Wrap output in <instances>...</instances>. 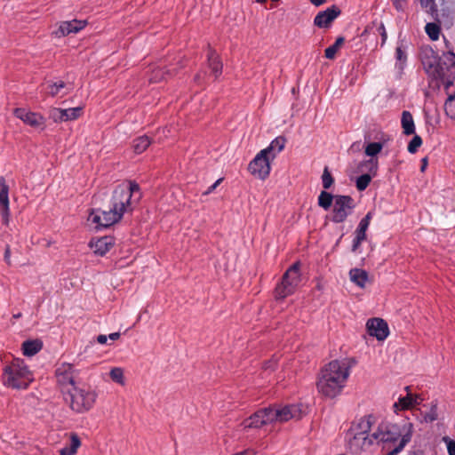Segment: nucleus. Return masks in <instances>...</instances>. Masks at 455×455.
Wrapping results in <instances>:
<instances>
[{
  "mask_svg": "<svg viewBox=\"0 0 455 455\" xmlns=\"http://www.w3.org/2000/svg\"><path fill=\"white\" fill-rule=\"evenodd\" d=\"M355 364L353 358L333 360L321 371L316 383L318 391L326 397L333 398L340 394L350 374V369Z\"/></svg>",
  "mask_w": 455,
  "mask_h": 455,
  "instance_id": "nucleus-1",
  "label": "nucleus"
},
{
  "mask_svg": "<svg viewBox=\"0 0 455 455\" xmlns=\"http://www.w3.org/2000/svg\"><path fill=\"white\" fill-rule=\"evenodd\" d=\"M411 427L412 425L409 424V427L405 431L397 424L382 422L371 434V437L386 451L383 455H397L411 441Z\"/></svg>",
  "mask_w": 455,
  "mask_h": 455,
  "instance_id": "nucleus-2",
  "label": "nucleus"
},
{
  "mask_svg": "<svg viewBox=\"0 0 455 455\" xmlns=\"http://www.w3.org/2000/svg\"><path fill=\"white\" fill-rule=\"evenodd\" d=\"M63 396L74 412L84 413L94 406L98 394L92 387L79 383Z\"/></svg>",
  "mask_w": 455,
  "mask_h": 455,
  "instance_id": "nucleus-3",
  "label": "nucleus"
},
{
  "mask_svg": "<svg viewBox=\"0 0 455 455\" xmlns=\"http://www.w3.org/2000/svg\"><path fill=\"white\" fill-rule=\"evenodd\" d=\"M32 380V374L23 360L14 359L6 365L3 372L4 386L16 389H25Z\"/></svg>",
  "mask_w": 455,
  "mask_h": 455,
  "instance_id": "nucleus-4",
  "label": "nucleus"
},
{
  "mask_svg": "<svg viewBox=\"0 0 455 455\" xmlns=\"http://www.w3.org/2000/svg\"><path fill=\"white\" fill-rule=\"evenodd\" d=\"M116 196L112 194L111 207L108 211L93 209L89 214L88 220L96 224V228H108L123 218L125 212L130 211L119 199L116 200Z\"/></svg>",
  "mask_w": 455,
  "mask_h": 455,
  "instance_id": "nucleus-5",
  "label": "nucleus"
},
{
  "mask_svg": "<svg viewBox=\"0 0 455 455\" xmlns=\"http://www.w3.org/2000/svg\"><path fill=\"white\" fill-rule=\"evenodd\" d=\"M301 281L300 263L296 261L283 274L281 282L275 289L276 299H283L294 293Z\"/></svg>",
  "mask_w": 455,
  "mask_h": 455,
  "instance_id": "nucleus-6",
  "label": "nucleus"
},
{
  "mask_svg": "<svg viewBox=\"0 0 455 455\" xmlns=\"http://www.w3.org/2000/svg\"><path fill=\"white\" fill-rule=\"evenodd\" d=\"M437 70L435 78L441 80L445 90L455 85V53L451 51L443 53L439 58Z\"/></svg>",
  "mask_w": 455,
  "mask_h": 455,
  "instance_id": "nucleus-7",
  "label": "nucleus"
},
{
  "mask_svg": "<svg viewBox=\"0 0 455 455\" xmlns=\"http://www.w3.org/2000/svg\"><path fill=\"white\" fill-rule=\"evenodd\" d=\"M355 207V199L350 196L336 195L332 209L331 221L339 224L344 222L352 214Z\"/></svg>",
  "mask_w": 455,
  "mask_h": 455,
  "instance_id": "nucleus-8",
  "label": "nucleus"
},
{
  "mask_svg": "<svg viewBox=\"0 0 455 455\" xmlns=\"http://www.w3.org/2000/svg\"><path fill=\"white\" fill-rule=\"evenodd\" d=\"M76 374L77 371L74 368V365L68 363H62L56 368L55 377L63 395H66L71 387L78 384L75 381Z\"/></svg>",
  "mask_w": 455,
  "mask_h": 455,
  "instance_id": "nucleus-9",
  "label": "nucleus"
},
{
  "mask_svg": "<svg viewBox=\"0 0 455 455\" xmlns=\"http://www.w3.org/2000/svg\"><path fill=\"white\" fill-rule=\"evenodd\" d=\"M113 194L116 196V200L119 199L123 201L124 204L132 211V197H135L134 200L139 201L141 197L140 188L139 184L136 181L130 180L127 184H120L116 187L113 191Z\"/></svg>",
  "mask_w": 455,
  "mask_h": 455,
  "instance_id": "nucleus-10",
  "label": "nucleus"
},
{
  "mask_svg": "<svg viewBox=\"0 0 455 455\" xmlns=\"http://www.w3.org/2000/svg\"><path fill=\"white\" fill-rule=\"evenodd\" d=\"M269 157L266 150H260L249 164L248 170L251 174L260 180L268 177L271 170Z\"/></svg>",
  "mask_w": 455,
  "mask_h": 455,
  "instance_id": "nucleus-11",
  "label": "nucleus"
},
{
  "mask_svg": "<svg viewBox=\"0 0 455 455\" xmlns=\"http://www.w3.org/2000/svg\"><path fill=\"white\" fill-rule=\"evenodd\" d=\"M359 168H365L367 173H363L356 179L355 186L358 191H363L369 186L372 177H375L379 169V163L377 158H370L368 160L362 161Z\"/></svg>",
  "mask_w": 455,
  "mask_h": 455,
  "instance_id": "nucleus-12",
  "label": "nucleus"
},
{
  "mask_svg": "<svg viewBox=\"0 0 455 455\" xmlns=\"http://www.w3.org/2000/svg\"><path fill=\"white\" fill-rule=\"evenodd\" d=\"M436 13V18H434L435 21L451 27L455 18V0H439Z\"/></svg>",
  "mask_w": 455,
  "mask_h": 455,
  "instance_id": "nucleus-13",
  "label": "nucleus"
},
{
  "mask_svg": "<svg viewBox=\"0 0 455 455\" xmlns=\"http://www.w3.org/2000/svg\"><path fill=\"white\" fill-rule=\"evenodd\" d=\"M419 56L425 71L435 78L440 56L429 46L421 48Z\"/></svg>",
  "mask_w": 455,
  "mask_h": 455,
  "instance_id": "nucleus-14",
  "label": "nucleus"
},
{
  "mask_svg": "<svg viewBox=\"0 0 455 455\" xmlns=\"http://www.w3.org/2000/svg\"><path fill=\"white\" fill-rule=\"evenodd\" d=\"M341 13L339 6L333 4L324 11L319 12L314 19V25L320 28H328Z\"/></svg>",
  "mask_w": 455,
  "mask_h": 455,
  "instance_id": "nucleus-15",
  "label": "nucleus"
},
{
  "mask_svg": "<svg viewBox=\"0 0 455 455\" xmlns=\"http://www.w3.org/2000/svg\"><path fill=\"white\" fill-rule=\"evenodd\" d=\"M367 331L370 336L375 337L378 340H384L389 334L388 325L381 318H371L367 321Z\"/></svg>",
  "mask_w": 455,
  "mask_h": 455,
  "instance_id": "nucleus-16",
  "label": "nucleus"
},
{
  "mask_svg": "<svg viewBox=\"0 0 455 455\" xmlns=\"http://www.w3.org/2000/svg\"><path fill=\"white\" fill-rule=\"evenodd\" d=\"M374 439L371 435H363V433H355L354 436L348 442V449L352 453L359 454L366 451L373 444Z\"/></svg>",
  "mask_w": 455,
  "mask_h": 455,
  "instance_id": "nucleus-17",
  "label": "nucleus"
},
{
  "mask_svg": "<svg viewBox=\"0 0 455 455\" xmlns=\"http://www.w3.org/2000/svg\"><path fill=\"white\" fill-rule=\"evenodd\" d=\"M15 116L25 124L37 128L44 125V118L40 114L27 111L24 108H16Z\"/></svg>",
  "mask_w": 455,
  "mask_h": 455,
  "instance_id": "nucleus-18",
  "label": "nucleus"
},
{
  "mask_svg": "<svg viewBox=\"0 0 455 455\" xmlns=\"http://www.w3.org/2000/svg\"><path fill=\"white\" fill-rule=\"evenodd\" d=\"M115 244V239L112 236H103L95 242L91 241L89 246L93 249V252L99 256L106 255Z\"/></svg>",
  "mask_w": 455,
  "mask_h": 455,
  "instance_id": "nucleus-19",
  "label": "nucleus"
},
{
  "mask_svg": "<svg viewBox=\"0 0 455 455\" xmlns=\"http://www.w3.org/2000/svg\"><path fill=\"white\" fill-rule=\"evenodd\" d=\"M207 64L215 78L222 74L223 64L220 57L210 45H208L207 51Z\"/></svg>",
  "mask_w": 455,
  "mask_h": 455,
  "instance_id": "nucleus-20",
  "label": "nucleus"
},
{
  "mask_svg": "<svg viewBox=\"0 0 455 455\" xmlns=\"http://www.w3.org/2000/svg\"><path fill=\"white\" fill-rule=\"evenodd\" d=\"M278 421L284 422L291 419H299L301 416V410L297 404H289L282 408H277Z\"/></svg>",
  "mask_w": 455,
  "mask_h": 455,
  "instance_id": "nucleus-21",
  "label": "nucleus"
},
{
  "mask_svg": "<svg viewBox=\"0 0 455 455\" xmlns=\"http://www.w3.org/2000/svg\"><path fill=\"white\" fill-rule=\"evenodd\" d=\"M9 188L4 184V179H0V205L2 206V216L4 220V223L7 224L9 221V196H8Z\"/></svg>",
  "mask_w": 455,
  "mask_h": 455,
  "instance_id": "nucleus-22",
  "label": "nucleus"
},
{
  "mask_svg": "<svg viewBox=\"0 0 455 455\" xmlns=\"http://www.w3.org/2000/svg\"><path fill=\"white\" fill-rule=\"evenodd\" d=\"M86 20H73L69 21H63L60 25L59 32L61 36H68L70 33H76L86 26Z\"/></svg>",
  "mask_w": 455,
  "mask_h": 455,
  "instance_id": "nucleus-23",
  "label": "nucleus"
},
{
  "mask_svg": "<svg viewBox=\"0 0 455 455\" xmlns=\"http://www.w3.org/2000/svg\"><path fill=\"white\" fill-rule=\"evenodd\" d=\"M375 423V417L372 414H369L362 417L354 425L355 433H363V435H368L371 431L372 425Z\"/></svg>",
  "mask_w": 455,
  "mask_h": 455,
  "instance_id": "nucleus-24",
  "label": "nucleus"
},
{
  "mask_svg": "<svg viewBox=\"0 0 455 455\" xmlns=\"http://www.w3.org/2000/svg\"><path fill=\"white\" fill-rule=\"evenodd\" d=\"M389 140L390 137L388 135H381L379 141L371 142L365 147V155L370 156L371 158H374L379 153H380L384 145Z\"/></svg>",
  "mask_w": 455,
  "mask_h": 455,
  "instance_id": "nucleus-25",
  "label": "nucleus"
},
{
  "mask_svg": "<svg viewBox=\"0 0 455 455\" xmlns=\"http://www.w3.org/2000/svg\"><path fill=\"white\" fill-rule=\"evenodd\" d=\"M81 446V440L77 434L71 433L69 437V443L65 444L60 450V455H75L77 452L78 448Z\"/></svg>",
  "mask_w": 455,
  "mask_h": 455,
  "instance_id": "nucleus-26",
  "label": "nucleus"
},
{
  "mask_svg": "<svg viewBox=\"0 0 455 455\" xmlns=\"http://www.w3.org/2000/svg\"><path fill=\"white\" fill-rule=\"evenodd\" d=\"M43 348V342L40 339H28L22 343L24 355L33 356Z\"/></svg>",
  "mask_w": 455,
  "mask_h": 455,
  "instance_id": "nucleus-27",
  "label": "nucleus"
},
{
  "mask_svg": "<svg viewBox=\"0 0 455 455\" xmlns=\"http://www.w3.org/2000/svg\"><path fill=\"white\" fill-rule=\"evenodd\" d=\"M401 124L404 135H412L415 133V124L412 115L410 111L404 110L402 113Z\"/></svg>",
  "mask_w": 455,
  "mask_h": 455,
  "instance_id": "nucleus-28",
  "label": "nucleus"
},
{
  "mask_svg": "<svg viewBox=\"0 0 455 455\" xmlns=\"http://www.w3.org/2000/svg\"><path fill=\"white\" fill-rule=\"evenodd\" d=\"M285 143L286 139L283 136H278L263 150H266V154L274 158L276 154L280 153L284 148Z\"/></svg>",
  "mask_w": 455,
  "mask_h": 455,
  "instance_id": "nucleus-29",
  "label": "nucleus"
},
{
  "mask_svg": "<svg viewBox=\"0 0 455 455\" xmlns=\"http://www.w3.org/2000/svg\"><path fill=\"white\" fill-rule=\"evenodd\" d=\"M350 280L360 288H363L368 281V273L361 268H352L349 271Z\"/></svg>",
  "mask_w": 455,
  "mask_h": 455,
  "instance_id": "nucleus-30",
  "label": "nucleus"
},
{
  "mask_svg": "<svg viewBox=\"0 0 455 455\" xmlns=\"http://www.w3.org/2000/svg\"><path fill=\"white\" fill-rule=\"evenodd\" d=\"M151 144V140L147 135L140 136L132 140V148L136 154L143 153Z\"/></svg>",
  "mask_w": 455,
  "mask_h": 455,
  "instance_id": "nucleus-31",
  "label": "nucleus"
},
{
  "mask_svg": "<svg viewBox=\"0 0 455 455\" xmlns=\"http://www.w3.org/2000/svg\"><path fill=\"white\" fill-rule=\"evenodd\" d=\"M262 419H264L262 418V412L260 411V410H259L255 413H253L251 417L244 419L243 424L245 428H247V427L259 428V427L266 425L265 422H261Z\"/></svg>",
  "mask_w": 455,
  "mask_h": 455,
  "instance_id": "nucleus-32",
  "label": "nucleus"
},
{
  "mask_svg": "<svg viewBox=\"0 0 455 455\" xmlns=\"http://www.w3.org/2000/svg\"><path fill=\"white\" fill-rule=\"evenodd\" d=\"M415 404H418L417 397H413L411 394L408 393L407 395L400 397L398 402L394 404V407L399 410H408Z\"/></svg>",
  "mask_w": 455,
  "mask_h": 455,
  "instance_id": "nucleus-33",
  "label": "nucleus"
},
{
  "mask_svg": "<svg viewBox=\"0 0 455 455\" xmlns=\"http://www.w3.org/2000/svg\"><path fill=\"white\" fill-rule=\"evenodd\" d=\"M335 198L336 195H332L326 190H323L318 196L317 204L320 207L327 211L331 208L332 202L335 203Z\"/></svg>",
  "mask_w": 455,
  "mask_h": 455,
  "instance_id": "nucleus-34",
  "label": "nucleus"
},
{
  "mask_svg": "<svg viewBox=\"0 0 455 455\" xmlns=\"http://www.w3.org/2000/svg\"><path fill=\"white\" fill-rule=\"evenodd\" d=\"M372 218V212H369L359 222L355 229V235L366 239V231L369 228L370 221Z\"/></svg>",
  "mask_w": 455,
  "mask_h": 455,
  "instance_id": "nucleus-35",
  "label": "nucleus"
},
{
  "mask_svg": "<svg viewBox=\"0 0 455 455\" xmlns=\"http://www.w3.org/2000/svg\"><path fill=\"white\" fill-rule=\"evenodd\" d=\"M176 72H177L176 69L164 70L162 68H157V69L153 70V72L149 77V81L151 83H158V82L165 79V76H172V75L176 74Z\"/></svg>",
  "mask_w": 455,
  "mask_h": 455,
  "instance_id": "nucleus-36",
  "label": "nucleus"
},
{
  "mask_svg": "<svg viewBox=\"0 0 455 455\" xmlns=\"http://www.w3.org/2000/svg\"><path fill=\"white\" fill-rule=\"evenodd\" d=\"M260 411L262 412V418L264 419L261 422H265L266 425L278 421V416L275 415V413H277L276 407H267L261 409Z\"/></svg>",
  "mask_w": 455,
  "mask_h": 455,
  "instance_id": "nucleus-37",
  "label": "nucleus"
},
{
  "mask_svg": "<svg viewBox=\"0 0 455 455\" xmlns=\"http://www.w3.org/2000/svg\"><path fill=\"white\" fill-rule=\"evenodd\" d=\"M344 42H345V38L343 36H339L332 45H331L325 49V51H324L325 58H327L329 60L334 59L338 50L341 47V45L344 44Z\"/></svg>",
  "mask_w": 455,
  "mask_h": 455,
  "instance_id": "nucleus-38",
  "label": "nucleus"
},
{
  "mask_svg": "<svg viewBox=\"0 0 455 455\" xmlns=\"http://www.w3.org/2000/svg\"><path fill=\"white\" fill-rule=\"evenodd\" d=\"M425 30L429 38L435 41L439 38L441 28L439 22H428L425 27Z\"/></svg>",
  "mask_w": 455,
  "mask_h": 455,
  "instance_id": "nucleus-39",
  "label": "nucleus"
},
{
  "mask_svg": "<svg viewBox=\"0 0 455 455\" xmlns=\"http://www.w3.org/2000/svg\"><path fill=\"white\" fill-rule=\"evenodd\" d=\"M83 114V108L82 107H76V108H70L63 109V118L64 122L68 121H73L76 120L78 117L81 116Z\"/></svg>",
  "mask_w": 455,
  "mask_h": 455,
  "instance_id": "nucleus-40",
  "label": "nucleus"
},
{
  "mask_svg": "<svg viewBox=\"0 0 455 455\" xmlns=\"http://www.w3.org/2000/svg\"><path fill=\"white\" fill-rule=\"evenodd\" d=\"M66 87V84L63 81H58L55 83H48L46 86V92L52 97L58 95L61 89Z\"/></svg>",
  "mask_w": 455,
  "mask_h": 455,
  "instance_id": "nucleus-41",
  "label": "nucleus"
},
{
  "mask_svg": "<svg viewBox=\"0 0 455 455\" xmlns=\"http://www.w3.org/2000/svg\"><path fill=\"white\" fill-rule=\"evenodd\" d=\"M422 8L426 9V12L431 15V17L436 18L437 4L435 0H419Z\"/></svg>",
  "mask_w": 455,
  "mask_h": 455,
  "instance_id": "nucleus-42",
  "label": "nucleus"
},
{
  "mask_svg": "<svg viewBox=\"0 0 455 455\" xmlns=\"http://www.w3.org/2000/svg\"><path fill=\"white\" fill-rule=\"evenodd\" d=\"M334 183V178L329 171L327 166L324 167L322 174V184L323 188L326 190L329 189Z\"/></svg>",
  "mask_w": 455,
  "mask_h": 455,
  "instance_id": "nucleus-43",
  "label": "nucleus"
},
{
  "mask_svg": "<svg viewBox=\"0 0 455 455\" xmlns=\"http://www.w3.org/2000/svg\"><path fill=\"white\" fill-rule=\"evenodd\" d=\"M109 376L111 379L118 384L124 385V371L123 369L119 367H115L111 369L109 372Z\"/></svg>",
  "mask_w": 455,
  "mask_h": 455,
  "instance_id": "nucleus-44",
  "label": "nucleus"
},
{
  "mask_svg": "<svg viewBox=\"0 0 455 455\" xmlns=\"http://www.w3.org/2000/svg\"><path fill=\"white\" fill-rule=\"evenodd\" d=\"M422 145V139L420 136L414 133L413 138L408 144V151L411 154H414L418 151V148Z\"/></svg>",
  "mask_w": 455,
  "mask_h": 455,
  "instance_id": "nucleus-45",
  "label": "nucleus"
},
{
  "mask_svg": "<svg viewBox=\"0 0 455 455\" xmlns=\"http://www.w3.org/2000/svg\"><path fill=\"white\" fill-rule=\"evenodd\" d=\"M437 405L432 404L429 408V411L425 412L423 415L424 421L426 422H433L437 419Z\"/></svg>",
  "mask_w": 455,
  "mask_h": 455,
  "instance_id": "nucleus-46",
  "label": "nucleus"
},
{
  "mask_svg": "<svg viewBox=\"0 0 455 455\" xmlns=\"http://www.w3.org/2000/svg\"><path fill=\"white\" fill-rule=\"evenodd\" d=\"M62 113V108H53L50 110L49 116L54 123H61L64 122Z\"/></svg>",
  "mask_w": 455,
  "mask_h": 455,
  "instance_id": "nucleus-47",
  "label": "nucleus"
},
{
  "mask_svg": "<svg viewBox=\"0 0 455 455\" xmlns=\"http://www.w3.org/2000/svg\"><path fill=\"white\" fill-rule=\"evenodd\" d=\"M395 58L401 65L404 64L407 60V54L402 46H397L395 49Z\"/></svg>",
  "mask_w": 455,
  "mask_h": 455,
  "instance_id": "nucleus-48",
  "label": "nucleus"
},
{
  "mask_svg": "<svg viewBox=\"0 0 455 455\" xmlns=\"http://www.w3.org/2000/svg\"><path fill=\"white\" fill-rule=\"evenodd\" d=\"M276 367H277V359L272 358V359L265 362L262 368H263L264 371L272 372V371H275Z\"/></svg>",
  "mask_w": 455,
  "mask_h": 455,
  "instance_id": "nucleus-49",
  "label": "nucleus"
},
{
  "mask_svg": "<svg viewBox=\"0 0 455 455\" xmlns=\"http://www.w3.org/2000/svg\"><path fill=\"white\" fill-rule=\"evenodd\" d=\"M364 240H365L364 238L355 235V238L353 239L352 248H351L352 251H354V252L358 250V248L360 247L361 243Z\"/></svg>",
  "mask_w": 455,
  "mask_h": 455,
  "instance_id": "nucleus-50",
  "label": "nucleus"
},
{
  "mask_svg": "<svg viewBox=\"0 0 455 455\" xmlns=\"http://www.w3.org/2000/svg\"><path fill=\"white\" fill-rule=\"evenodd\" d=\"M391 1H392L393 5L398 12L403 11L405 4H406V0H391Z\"/></svg>",
  "mask_w": 455,
  "mask_h": 455,
  "instance_id": "nucleus-51",
  "label": "nucleus"
},
{
  "mask_svg": "<svg viewBox=\"0 0 455 455\" xmlns=\"http://www.w3.org/2000/svg\"><path fill=\"white\" fill-rule=\"evenodd\" d=\"M447 449L449 455H455V441L449 439L447 442Z\"/></svg>",
  "mask_w": 455,
  "mask_h": 455,
  "instance_id": "nucleus-52",
  "label": "nucleus"
},
{
  "mask_svg": "<svg viewBox=\"0 0 455 455\" xmlns=\"http://www.w3.org/2000/svg\"><path fill=\"white\" fill-rule=\"evenodd\" d=\"M4 261L8 264V265H11V248H10V245L7 244L5 246V250H4Z\"/></svg>",
  "mask_w": 455,
  "mask_h": 455,
  "instance_id": "nucleus-53",
  "label": "nucleus"
},
{
  "mask_svg": "<svg viewBox=\"0 0 455 455\" xmlns=\"http://www.w3.org/2000/svg\"><path fill=\"white\" fill-rule=\"evenodd\" d=\"M379 31L380 33V36H381V39H382V44H384L387 38V31H386V28L384 27L383 24H381L379 28Z\"/></svg>",
  "mask_w": 455,
  "mask_h": 455,
  "instance_id": "nucleus-54",
  "label": "nucleus"
},
{
  "mask_svg": "<svg viewBox=\"0 0 455 455\" xmlns=\"http://www.w3.org/2000/svg\"><path fill=\"white\" fill-rule=\"evenodd\" d=\"M221 180H222V179H219L212 186H210L206 191V194L212 193L217 188V186L221 182Z\"/></svg>",
  "mask_w": 455,
  "mask_h": 455,
  "instance_id": "nucleus-55",
  "label": "nucleus"
},
{
  "mask_svg": "<svg viewBox=\"0 0 455 455\" xmlns=\"http://www.w3.org/2000/svg\"><path fill=\"white\" fill-rule=\"evenodd\" d=\"M107 336L106 335H103V334H100L97 337V341L100 343V344H105L107 342Z\"/></svg>",
  "mask_w": 455,
  "mask_h": 455,
  "instance_id": "nucleus-56",
  "label": "nucleus"
},
{
  "mask_svg": "<svg viewBox=\"0 0 455 455\" xmlns=\"http://www.w3.org/2000/svg\"><path fill=\"white\" fill-rule=\"evenodd\" d=\"M427 157H424L422 158L421 160V167H420V171L421 172H424L425 169L427 168Z\"/></svg>",
  "mask_w": 455,
  "mask_h": 455,
  "instance_id": "nucleus-57",
  "label": "nucleus"
},
{
  "mask_svg": "<svg viewBox=\"0 0 455 455\" xmlns=\"http://www.w3.org/2000/svg\"><path fill=\"white\" fill-rule=\"evenodd\" d=\"M327 0H310L311 4L315 6H320L323 4Z\"/></svg>",
  "mask_w": 455,
  "mask_h": 455,
  "instance_id": "nucleus-58",
  "label": "nucleus"
},
{
  "mask_svg": "<svg viewBox=\"0 0 455 455\" xmlns=\"http://www.w3.org/2000/svg\"><path fill=\"white\" fill-rule=\"evenodd\" d=\"M108 338L111 339V340H116L120 338V333L119 332H113V333H110Z\"/></svg>",
  "mask_w": 455,
  "mask_h": 455,
  "instance_id": "nucleus-59",
  "label": "nucleus"
},
{
  "mask_svg": "<svg viewBox=\"0 0 455 455\" xmlns=\"http://www.w3.org/2000/svg\"><path fill=\"white\" fill-rule=\"evenodd\" d=\"M357 148L360 149V142H355L351 146V149Z\"/></svg>",
  "mask_w": 455,
  "mask_h": 455,
  "instance_id": "nucleus-60",
  "label": "nucleus"
},
{
  "mask_svg": "<svg viewBox=\"0 0 455 455\" xmlns=\"http://www.w3.org/2000/svg\"><path fill=\"white\" fill-rule=\"evenodd\" d=\"M20 316H21L20 313H18V314L13 315L14 318H20Z\"/></svg>",
  "mask_w": 455,
  "mask_h": 455,
  "instance_id": "nucleus-61",
  "label": "nucleus"
},
{
  "mask_svg": "<svg viewBox=\"0 0 455 455\" xmlns=\"http://www.w3.org/2000/svg\"><path fill=\"white\" fill-rule=\"evenodd\" d=\"M201 77L200 74H197L196 76H195V80L197 81L199 80Z\"/></svg>",
  "mask_w": 455,
  "mask_h": 455,
  "instance_id": "nucleus-62",
  "label": "nucleus"
}]
</instances>
